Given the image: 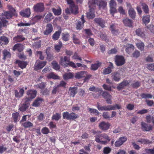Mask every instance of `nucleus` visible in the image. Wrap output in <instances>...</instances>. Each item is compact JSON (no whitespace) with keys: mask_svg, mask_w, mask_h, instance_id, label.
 <instances>
[{"mask_svg":"<svg viewBox=\"0 0 154 154\" xmlns=\"http://www.w3.org/2000/svg\"><path fill=\"white\" fill-rule=\"evenodd\" d=\"M9 11H5L2 13L0 18V30L2 27H6L8 24V22L7 19L11 18L13 16H17V14L15 10L11 5L8 6Z\"/></svg>","mask_w":154,"mask_h":154,"instance_id":"obj_1","label":"nucleus"},{"mask_svg":"<svg viewBox=\"0 0 154 154\" xmlns=\"http://www.w3.org/2000/svg\"><path fill=\"white\" fill-rule=\"evenodd\" d=\"M63 119H66L67 120H74L79 117V116L73 112L69 113L66 111L63 112L62 114Z\"/></svg>","mask_w":154,"mask_h":154,"instance_id":"obj_2","label":"nucleus"},{"mask_svg":"<svg viewBox=\"0 0 154 154\" xmlns=\"http://www.w3.org/2000/svg\"><path fill=\"white\" fill-rule=\"evenodd\" d=\"M37 92L35 90L30 89L28 90L26 92L27 96L24 98V100H26L30 102L35 97Z\"/></svg>","mask_w":154,"mask_h":154,"instance_id":"obj_3","label":"nucleus"},{"mask_svg":"<svg viewBox=\"0 0 154 154\" xmlns=\"http://www.w3.org/2000/svg\"><path fill=\"white\" fill-rule=\"evenodd\" d=\"M115 62L117 66L123 65L125 63V60L124 57L122 55H117L115 58Z\"/></svg>","mask_w":154,"mask_h":154,"instance_id":"obj_4","label":"nucleus"},{"mask_svg":"<svg viewBox=\"0 0 154 154\" xmlns=\"http://www.w3.org/2000/svg\"><path fill=\"white\" fill-rule=\"evenodd\" d=\"M102 93V97L105 100L107 103L111 104L112 103V96L110 94L106 91H102L100 93Z\"/></svg>","mask_w":154,"mask_h":154,"instance_id":"obj_5","label":"nucleus"},{"mask_svg":"<svg viewBox=\"0 0 154 154\" xmlns=\"http://www.w3.org/2000/svg\"><path fill=\"white\" fill-rule=\"evenodd\" d=\"M33 9L35 12H42L45 10L44 4L42 3H39L34 5Z\"/></svg>","mask_w":154,"mask_h":154,"instance_id":"obj_6","label":"nucleus"},{"mask_svg":"<svg viewBox=\"0 0 154 154\" xmlns=\"http://www.w3.org/2000/svg\"><path fill=\"white\" fill-rule=\"evenodd\" d=\"M23 103L19 106V109L21 112H24L27 110L30 105L29 102L24 100Z\"/></svg>","mask_w":154,"mask_h":154,"instance_id":"obj_7","label":"nucleus"},{"mask_svg":"<svg viewBox=\"0 0 154 154\" xmlns=\"http://www.w3.org/2000/svg\"><path fill=\"white\" fill-rule=\"evenodd\" d=\"M46 63L47 62L45 61L37 60L34 65V68L36 70L41 69L46 65Z\"/></svg>","mask_w":154,"mask_h":154,"instance_id":"obj_8","label":"nucleus"},{"mask_svg":"<svg viewBox=\"0 0 154 154\" xmlns=\"http://www.w3.org/2000/svg\"><path fill=\"white\" fill-rule=\"evenodd\" d=\"M110 126V124L109 122L103 121L99 123L98 126L102 130L105 131L109 128Z\"/></svg>","mask_w":154,"mask_h":154,"instance_id":"obj_9","label":"nucleus"},{"mask_svg":"<svg viewBox=\"0 0 154 154\" xmlns=\"http://www.w3.org/2000/svg\"><path fill=\"white\" fill-rule=\"evenodd\" d=\"M109 63L108 67L104 69L103 70V73L104 75L110 74L112 72V69L114 68L113 64L112 62H109Z\"/></svg>","mask_w":154,"mask_h":154,"instance_id":"obj_10","label":"nucleus"},{"mask_svg":"<svg viewBox=\"0 0 154 154\" xmlns=\"http://www.w3.org/2000/svg\"><path fill=\"white\" fill-rule=\"evenodd\" d=\"M136 35L137 36L142 38H144L146 37V34L144 29L142 28H139L137 29L135 31Z\"/></svg>","mask_w":154,"mask_h":154,"instance_id":"obj_11","label":"nucleus"},{"mask_svg":"<svg viewBox=\"0 0 154 154\" xmlns=\"http://www.w3.org/2000/svg\"><path fill=\"white\" fill-rule=\"evenodd\" d=\"M127 140V138L126 137H120L117 140L115 143V145L116 147H119L122 145L123 143Z\"/></svg>","mask_w":154,"mask_h":154,"instance_id":"obj_12","label":"nucleus"},{"mask_svg":"<svg viewBox=\"0 0 154 154\" xmlns=\"http://www.w3.org/2000/svg\"><path fill=\"white\" fill-rule=\"evenodd\" d=\"M109 29L113 35H117L119 34V31L117 29L115 23H112L109 26Z\"/></svg>","mask_w":154,"mask_h":154,"instance_id":"obj_13","label":"nucleus"},{"mask_svg":"<svg viewBox=\"0 0 154 154\" xmlns=\"http://www.w3.org/2000/svg\"><path fill=\"white\" fill-rule=\"evenodd\" d=\"M141 128L143 131H149L152 128V126L150 125H148L144 122H142L141 124Z\"/></svg>","mask_w":154,"mask_h":154,"instance_id":"obj_14","label":"nucleus"},{"mask_svg":"<svg viewBox=\"0 0 154 154\" xmlns=\"http://www.w3.org/2000/svg\"><path fill=\"white\" fill-rule=\"evenodd\" d=\"M20 14L22 16L25 17H30L31 14L30 9L27 8L23 11L20 12Z\"/></svg>","mask_w":154,"mask_h":154,"instance_id":"obj_15","label":"nucleus"},{"mask_svg":"<svg viewBox=\"0 0 154 154\" xmlns=\"http://www.w3.org/2000/svg\"><path fill=\"white\" fill-rule=\"evenodd\" d=\"M14 95L16 97L20 98L23 96L24 93V91L23 88L20 89L19 92L17 90H15L14 91Z\"/></svg>","mask_w":154,"mask_h":154,"instance_id":"obj_16","label":"nucleus"},{"mask_svg":"<svg viewBox=\"0 0 154 154\" xmlns=\"http://www.w3.org/2000/svg\"><path fill=\"white\" fill-rule=\"evenodd\" d=\"M111 77L113 80L116 82L119 81L121 78L120 73L117 72L112 73L111 74Z\"/></svg>","mask_w":154,"mask_h":154,"instance_id":"obj_17","label":"nucleus"},{"mask_svg":"<svg viewBox=\"0 0 154 154\" xmlns=\"http://www.w3.org/2000/svg\"><path fill=\"white\" fill-rule=\"evenodd\" d=\"M94 21L95 23L98 24L102 28L105 27V21L102 18H95Z\"/></svg>","mask_w":154,"mask_h":154,"instance_id":"obj_18","label":"nucleus"},{"mask_svg":"<svg viewBox=\"0 0 154 154\" xmlns=\"http://www.w3.org/2000/svg\"><path fill=\"white\" fill-rule=\"evenodd\" d=\"M53 30V27L52 24L51 23L47 24L46 29L44 31L43 34L44 35H48L51 33Z\"/></svg>","mask_w":154,"mask_h":154,"instance_id":"obj_19","label":"nucleus"},{"mask_svg":"<svg viewBox=\"0 0 154 154\" xmlns=\"http://www.w3.org/2000/svg\"><path fill=\"white\" fill-rule=\"evenodd\" d=\"M97 108L99 111H110V105H108L107 106H101L99 103L97 104Z\"/></svg>","mask_w":154,"mask_h":154,"instance_id":"obj_20","label":"nucleus"},{"mask_svg":"<svg viewBox=\"0 0 154 154\" xmlns=\"http://www.w3.org/2000/svg\"><path fill=\"white\" fill-rule=\"evenodd\" d=\"M23 49L24 48L23 45L20 44H16L14 45L12 48L13 51H15L16 50H17L19 52H21L22 51Z\"/></svg>","mask_w":154,"mask_h":154,"instance_id":"obj_21","label":"nucleus"},{"mask_svg":"<svg viewBox=\"0 0 154 154\" xmlns=\"http://www.w3.org/2000/svg\"><path fill=\"white\" fill-rule=\"evenodd\" d=\"M15 63H16L18 64V66L22 69L25 68L27 64V62L21 61L19 60H16Z\"/></svg>","mask_w":154,"mask_h":154,"instance_id":"obj_22","label":"nucleus"},{"mask_svg":"<svg viewBox=\"0 0 154 154\" xmlns=\"http://www.w3.org/2000/svg\"><path fill=\"white\" fill-rule=\"evenodd\" d=\"M128 84L129 82L127 80H124L119 84L117 86V88L120 91L123 89Z\"/></svg>","mask_w":154,"mask_h":154,"instance_id":"obj_23","label":"nucleus"},{"mask_svg":"<svg viewBox=\"0 0 154 154\" xmlns=\"http://www.w3.org/2000/svg\"><path fill=\"white\" fill-rule=\"evenodd\" d=\"M95 17L94 11L92 8L90 9L89 11L87 13V17L88 19H92Z\"/></svg>","mask_w":154,"mask_h":154,"instance_id":"obj_24","label":"nucleus"},{"mask_svg":"<svg viewBox=\"0 0 154 154\" xmlns=\"http://www.w3.org/2000/svg\"><path fill=\"white\" fill-rule=\"evenodd\" d=\"M69 8L71 13L72 14H76L78 13V7L77 5L74 4V5H72L69 6Z\"/></svg>","mask_w":154,"mask_h":154,"instance_id":"obj_25","label":"nucleus"},{"mask_svg":"<svg viewBox=\"0 0 154 154\" xmlns=\"http://www.w3.org/2000/svg\"><path fill=\"white\" fill-rule=\"evenodd\" d=\"M70 58L69 57L64 56V57L62 56L60 57V64L63 66L64 65V62H69L70 61Z\"/></svg>","mask_w":154,"mask_h":154,"instance_id":"obj_26","label":"nucleus"},{"mask_svg":"<svg viewBox=\"0 0 154 154\" xmlns=\"http://www.w3.org/2000/svg\"><path fill=\"white\" fill-rule=\"evenodd\" d=\"M43 100L40 97H38L33 102L32 105L33 106L38 107L41 103Z\"/></svg>","mask_w":154,"mask_h":154,"instance_id":"obj_27","label":"nucleus"},{"mask_svg":"<svg viewBox=\"0 0 154 154\" xmlns=\"http://www.w3.org/2000/svg\"><path fill=\"white\" fill-rule=\"evenodd\" d=\"M8 42V39L6 37L2 36L0 37V44L1 45H7Z\"/></svg>","mask_w":154,"mask_h":154,"instance_id":"obj_28","label":"nucleus"},{"mask_svg":"<svg viewBox=\"0 0 154 154\" xmlns=\"http://www.w3.org/2000/svg\"><path fill=\"white\" fill-rule=\"evenodd\" d=\"M123 23L125 25L129 27L132 26L133 22L132 20L128 18H126L123 20Z\"/></svg>","mask_w":154,"mask_h":154,"instance_id":"obj_29","label":"nucleus"},{"mask_svg":"<svg viewBox=\"0 0 154 154\" xmlns=\"http://www.w3.org/2000/svg\"><path fill=\"white\" fill-rule=\"evenodd\" d=\"M150 16L149 15H146L143 16L142 21L143 23L145 25H147L150 21Z\"/></svg>","mask_w":154,"mask_h":154,"instance_id":"obj_30","label":"nucleus"},{"mask_svg":"<svg viewBox=\"0 0 154 154\" xmlns=\"http://www.w3.org/2000/svg\"><path fill=\"white\" fill-rule=\"evenodd\" d=\"M86 75L85 71H82L76 73L75 75V77L76 79H80L84 78Z\"/></svg>","mask_w":154,"mask_h":154,"instance_id":"obj_31","label":"nucleus"},{"mask_svg":"<svg viewBox=\"0 0 154 154\" xmlns=\"http://www.w3.org/2000/svg\"><path fill=\"white\" fill-rule=\"evenodd\" d=\"M68 93L71 96L74 97L77 93V88L75 87H70Z\"/></svg>","mask_w":154,"mask_h":154,"instance_id":"obj_32","label":"nucleus"},{"mask_svg":"<svg viewBox=\"0 0 154 154\" xmlns=\"http://www.w3.org/2000/svg\"><path fill=\"white\" fill-rule=\"evenodd\" d=\"M129 16L133 19H134L136 16V12L132 8H130L128 11Z\"/></svg>","mask_w":154,"mask_h":154,"instance_id":"obj_33","label":"nucleus"},{"mask_svg":"<svg viewBox=\"0 0 154 154\" xmlns=\"http://www.w3.org/2000/svg\"><path fill=\"white\" fill-rule=\"evenodd\" d=\"M101 64L102 63L98 61H97L96 63L91 64V70H93L94 71L96 70L101 66Z\"/></svg>","mask_w":154,"mask_h":154,"instance_id":"obj_34","label":"nucleus"},{"mask_svg":"<svg viewBox=\"0 0 154 154\" xmlns=\"http://www.w3.org/2000/svg\"><path fill=\"white\" fill-rule=\"evenodd\" d=\"M61 32V31L59 30L55 32L52 35V39L54 41L58 40L60 37Z\"/></svg>","mask_w":154,"mask_h":154,"instance_id":"obj_35","label":"nucleus"},{"mask_svg":"<svg viewBox=\"0 0 154 154\" xmlns=\"http://www.w3.org/2000/svg\"><path fill=\"white\" fill-rule=\"evenodd\" d=\"M70 35L68 32L63 33L62 34V38L64 41L66 42L69 40Z\"/></svg>","mask_w":154,"mask_h":154,"instance_id":"obj_36","label":"nucleus"},{"mask_svg":"<svg viewBox=\"0 0 154 154\" xmlns=\"http://www.w3.org/2000/svg\"><path fill=\"white\" fill-rule=\"evenodd\" d=\"M3 57V59L5 60L6 58H10L11 57L10 53L7 50L5 49L2 51Z\"/></svg>","mask_w":154,"mask_h":154,"instance_id":"obj_37","label":"nucleus"},{"mask_svg":"<svg viewBox=\"0 0 154 154\" xmlns=\"http://www.w3.org/2000/svg\"><path fill=\"white\" fill-rule=\"evenodd\" d=\"M25 38L22 35H17L13 38V40L16 42H20L25 40Z\"/></svg>","mask_w":154,"mask_h":154,"instance_id":"obj_38","label":"nucleus"},{"mask_svg":"<svg viewBox=\"0 0 154 154\" xmlns=\"http://www.w3.org/2000/svg\"><path fill=\"white\" fill-rule=\"evenodd\" d=\"M42 18V16L41 15H37L35 16L32 19V20L33 22V24H35L38 22Z\"/></svg>","mask_w":154,"mask_h":154,"instance_id":"obj_39","label":"nucleus"},{"mask_svg":"<svg viewBox=\"0 0 154 154\" xmlns=\"http://www.w3.org/2000/svg\"><path fill=\"white\" fill-rule=\"evenodd\" d=\"M61 113H56L52 116L51 119L52 120H55L58 121L61 118Z\"/></svg>","mask_w":154,"mask_h":154,"instance_id":"obj_40","label":"nucleus"},{"mask_svg":"<svg viewBox=\"0 0 154 154\" xmlns=\"http://www.w3.org/2000/svg\"><path fill=\"white\" fill-rule=\"evenodd\" d=\"M62 46L63 44L62 42L60 41H59L58 43V45H55L54 49L57 52H60Z\"/></svg>","mask_w":154,"mask_h":154,"instance_id":"obj_41","label":"nucleus"},{"mask_svg":"<svg viewBox=\"0 0 154 154\" xmlns=\"http://www.w3.org/2000/svg\"><path fill=\"white\" fill-rule=\"evenodd\" d=\"M73 74L71 72L66 73L63 76V79L65 80L72 78L73 77Z\"/></svg>","mask_w":154,"mask_h":154,"instance_id":"obj_42","label":"nucleus"},{"mask_svg":"<svg viewBox=\"0 0 154 154\" xmlns=\"http://www.w3.org/2000/svg\"><path fill=\"white\" fill-rule=\"evenodd\" d=\"M141 5L142 6V8L144 12L146 14L148 13L149 12V9L148 6L145 3H141Z\"/></svg>","mask_w":154,"mask_h":154,"instance_id":"obj_43","label":"nucleus"},{"mask_svg":"<svg viewBox=\"0 0 154 154\" xmlns=\"http://www.w3.org/2000/svg\"><path fill=\"white\" fill-rule=\"evenodd\" d=\"M107 4V2H106L101 1L99 2L98 4L99 8V9H104L106 7Z\"/></svg>","mask_w":154,"mask_h":154,"instance_id":"obj_44","label":"nucleus"},{"mask_svg":"<svg viewBox=\"0 0 154 154\" xmlns=\"http://www.w3.org/2000/svg\"><path fill=\"white\" fill-rule=\"evenodd\" d=\"M63 66L65 67L70 66L74 68H76L77 67V66L75 63L70 61L69 62L65 63L64 64V65H63Z\"/></svg>","mask_w":154,"mask_h":154,"instance_id":"obj_45","label":"nucleus"},{"mask_svg":"<svg viewBox=\"0 0 154 154\" xmlns=\"http://www.w3.org/2000/svg\"><path fill=\"white\" fill-rule=\"evenodd\" d=\"M52 10L55 15L58 16L61 14V9L60 8L58 9H56L53 8H52Z\"/></svg>","mask_w":154,"mask_h":154,"instance_id":"obj_46","label":"nucleus"},{"mask_svg":"<svg viewBox=\"0 0 154 154\" xmlns=\"http://www.w3.org/2000/svg\"><path fill=\"white\" fill-rule=\"evenodd\" d=\"M137 142L140 143L144 144H150L152 143V142L147 139H140L137 141Z\"/></svg>","mask_w":154,"mask_h":154,"instance_id":"obj_47","label":"nucleus"},{"mask_svg":"<svg viewBox=\"0 0 154 154\" xmlns=\"http://www.w3.org/2000/svg\"><path fill=\"white\" fill-rule=\"evenodd\" d=\"M89 90L90 91H93L95 92H99L101 93L103 91L101 88H96L94 86H92L89 88Z\"/></svg>","mask_w":154,"mask_h":154,"instance_id":"obj_48","label":"nucleus"},{"mask_svg":"<svg viewBox=\"0 0 154 154\" xmlns=\"http://www.w3.org/2000/svg\"><path fill=\"white\" fill-rule=\"evenodd\" d=\"M46 86V83L44 82H42L36 85V86L37 88H39L40 89V90H42L44 89H45Z\"/></svg>","mask_w":154,"mask_h":154,"instance_id":"obj_49","label":"nucleus"},{"mask_svg":"<svg viewBox=\"0 0 154 154\" xmlns=\"http://www.w3.org/2000/svg\"><path fill=\"white\" fill-rule=\"evenodd\" d=\"M23 126L25 128H27L32 127L33 126V124L29 121H27L22 124Z\"/></svg>","mask_w":154,"mask_h":154,"instance_id":"obj_50","label":"nucleus"},{"mask_svg":"<svg viewBox=\"0 0 154 154\" xmlns=\"http://www.w3.org/2000/svg\"><path fill=\"white\" fill-rule=\"evenodd\" d=\"M47 78L48 79H59V77L57 75H55L53 72L48 74L47 76Z\"/></svg>","mask_w":154,"mask_h":154,"instance_id":"obj_51","label":"nucleus"},{"mask_svg":"<svg viewBox=\"0 0 154 154\" xmlns=\"http://www.w3.org/2000/svg\"><path fill=\"white\" fill-rule=\"evenodd\" d=\"M88 109V112L91 113H94L97 116L99 114V112L96 109L89 108Z\"/></svg>","mask_w":154,"mask_h":154,"instance_id":"obj_52","label":"nucleus"},{"mask_svg":"<svg viewBox=\"0 0 154 154\" xmlns=\"http://www.w3.org/2000/svg\"><path fill=\"white\" fill-rule=\"evenodd\" d=\"M140 95L142 98H151L152 97V95L151 94L144 93L141 94Z\"/></svg>","mask_w":154,"mask_h":154,"instance_id":"obj_53","label":"nucleus"},{"mask_svg":"<svg viewBox=\"0 0 154 154\" xmlns=\"http://www.w3.org/2000/svg\"><path fill=\"white\" fill-rule=\"evenodd\" d=\"M122 108L121 105L115 104L114 105H110V110H115L116 109H119Z\"/></svg>","mask_w":154,"mask_h":154,"instance_id":"obj_54","label":"nucleus"},{"mask_svg":"<svg viewBox=\"0 0 154 154\" xmlns=\"http://www.w3.org/2000/svg\"><path fill=\"white\" fill-rule=\"evenodd\" d=\"M72 36V40L74 43L75 44H79L80 43V41L79 39H78L76 36L74 34H73Z\"/></svg>","mask_w":154,"mask_h":154,"instance_id":"obj_55","label":"nucleus"},{"mask_svg":"<svg viewBox=\"0 0 154 154\" xmlns=\"http://www.w3.org/2000/svg\"><path fill=\"white\" fill-rule=\"evenodd\" d=\"M52 18H53V16L52 14L51 13H49L45 16V20L48 22L50 21Z\"/></svg>","mask_w":154,"mask_h":154,"instance_id":"obj_56","label":"nucleus"},{"mask_svg":"<svg viewBox=\"0 0 154 154\" xmlns=\"http://www.w3.org/2000/svg\"><path fill=\"white\" fill-rule=\"evenodd\" d=\"M52 64L53 66V68L54 69L56 70H59L60 69V66L56 61H53L52 62Z\"/></svg>","mask_w":154,"mask_h":154,"instance_id":"obj_57","label":"nucleus"},{"mask_svg":"<svg viewBox=\"0 0 154 154\" xmlns=\"http://www.w3.org/2000/svg\"><path fill=\"white\" fill-rule=\"evenodd\" d=\"M102 87L105 90L110 91H112V87L110 85L104 84L102 85Z\"/></svg>","mask_w":154,"mask_h":154,"instance_id":"obj_58","label":"nucleus"},{"mask_svg":"<svg viewBox=\"0 0 154 154\" xmlns=\"http://www.w3.org/2000/svg\"><path fill=\"white\" fill-rule=\"evenodd\" d=\"M40 93L42 95H48L50 94L49 90L47 88L40 90Z\"/></svg>","mask_w":154,"mask_h":154,"instance_id":"obj_59","label":"nucleus"},{"mask_svg":"<svg viewBox=\"0 0 154 154\" xmlns=\"http://www.w3.org/2000/svg\"><path fill=\"white\" fill-rule=\"evenodd\" d=\"M19 116V113L17 112L12 114V117L14 120L15 122H16L17 121Z\"/></svg>","mask_w":154,"mask_h":154,"instance_id":"obj_60","label":"nucleus"},{"mask_svg":"<svg viewBox=\"0 0 154 154\" xmlns=\"http://www.w3.org/2000/svg\"><path fill=\"white\" fill-rule=\"evenodd\" d=\"M137 48L141 51H143L144 49V45L143 42H139L136 44Z\"/></svg>","mask_w":154,"mask_h":154,"instance_id":"obj_61","label":"nucleus"},{"mask_svg":"<svg viewBox=\"0 0 154 154\" xmlns=\"http://www.w3.org/2000/svg\"><path fill=\"white\" fill-rule=\"evenodd\" d=\"M140 85V82L138 81L134 82L131 85V87L134 88H137Z\"/></svg>","mask_w":154,"mask_h":154,"instance_id":"obj_62","label":"nucleus"},{"mask_svg":"<svg viewBox=\"0 0 154 154\" xmlns=\"http://www.w3.org/2000/svg\"><path fill=\"white\" fill-rule=\"evenodd\" d=\"M117 52V50L116 48H114L108 51L107 54L109 55L116 54Z\"/></svg>","mask_w":154,"mask_h":154,"instance_id":"obj_63","label":"nucleus"},{"mask_svg":"<svg viewBox=\"0 0 154 154\" xmlns=\"http://www.w3.org/2000/svg\"><path fill=\"white\" fill-rule=\"evenodd\" d=\"M146 68L149 70L154 71V63L146 64Z\"/></svg>","mask_w":154,"mask_h":154,"instance_id":"obj_64","label":"nucleus"}]
</instances>
